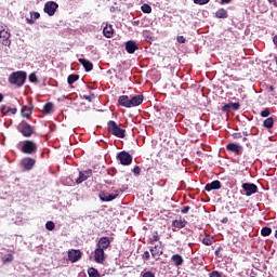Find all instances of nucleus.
I'll return each mask as SVG.
<instances>
[{
	"label": "nucleus",
	"instance_id": "nucleus-18",
	"mask_svg": "<svg viewBox=\"0 0 277 277\" xmlns=\"http://www.w3.org/2000/svg\"><path fill=\"white\" fill-rule=\"evenodd\" d=\"M92 176V170H85V171H80L79 177L76 180V183L80 185V183H83V181H88Z\"/></svg>",
	"mask_w": 277,
	"mask_h": 277
},
{
	"label": "nucleus",
	"instance_id": "nucleus-54",
	"mask_svg": "<svg viewBox=\"0 0 277 277\" xmlns=\"http://www.w3.org/2000/svg\"><path fill=\"white\" fill-rule=\"evenodd\" d=\"M163 168H164V170H172V166H170V164L169 166L164 164Z\"/></svg>",
	"mask_w": 277,
	"mask_h": 277
},
{
	"label": "nucleus",
	"instance_id": "nucleus-55",
	"mask_svg": "<svg viewBox=\"0 0 277 277\" xmlns=\"http://www.w3.org/2000/svg\"><path fill=\"white\" fill-rule=\"evenodd\" d=\"M273 42H274V44L277 47V36H275V37L273 38Z\"/></svg>",
	"mask_w": 277,
	"mask_h": 277
},
{
	"label": "nucleus",
	"instance_id": "nucleus-33",
	"mask_svg": "<svg viewBox=\"0 0 277 277\" xmlns=\"http://www.w3.org/2000/svg\"><path fill=\"white\" fill-rule=\"evenodd\" d=\"M141 10L144 14H150V12H153V8L150 6V4L147 3L143 4L141 6Z\"/></svg>",
	"mask_w": 277,
	"mask_h": 277
},
{
	"label": "nucleus",
	"instance_id": "nucleus-51",
	"mask_svg": "<svg viewBox=\"0 0 277 277\" xmlns=\"http://www.w3.org/2000/svg\"><path fill=\"white\" fill-rule=\"evenodd\" d=\"M221 222H222V224H228V217H223L222 220H221Z\"/></svg>",
	"mask_w": 277,
	"mask_h": 277
},
{
	"label": "nucleus",
	"instance_id": "nucleus-29",
	"mask_svg": "<svg viewBox=\"0 0 277 277\" xmlns=\"http://www.w3.org/2000/svg\"><path fill=\"white\" fill-rule=\"evenodd\" d=\"M274 122H276L274 117H268L263 121V127L265 129H274Z\"/></svg>",
	"mask_w": 277,
	"mask_h": 277
},
{
	"label": "nucleus",
	"instance_id": "nucleus-12",
	"mask_svg": "<svg viewBox=\"0 0 277 277\" xmlns=\"http://www.w3.org/2000/svg\"><path fill=\"white\" fill-rule=\"evenodd\" d=\"M94 261L95 263L103 265V263H105V250L98 249L96 247V249L94 250Z\"/></svg>",
	"mask_w": 277,
	"mask_h": 277
},
{
	"label": "nucleus",
	"instance_id": "nucleus-31",
	"mask_svg": "<svg viewBox=\"0 0 277 277\" xmlns=\"http://www.w3.org/2000/svg\"><path fill=\"white\" fill-rule=\"evenodd\" d=\"M215 17L216 18H228V11H226V9H219L215 12Z\"/></svg>",
	"mask_w": 277,
	"mask_h": 277
},
{
	"label": "nucleus",
	"instance_id": "nucleus-34",
	"mask_svg": "<svg viewBox=\"0 0 277 277\" xmlns=\"http://www.w3.org/2000/svg\"><path fill=\"white\" fill-rule=\"evenodd\" d=\"M89 277H101L98 269L91 267L88 269Z\"/></svg>",
	"mask_w": 277,
	"mask_h": 277
},
{
	"label": "nucleus",
	"instance_id": "nucleus-25",
	"mask_svg": "<svg viewBox=\"0 0 277 277\" xmlns=\"http://www.w3.org/2000/svg\"><path fill=\"white\" fill-rule=\"evenodd\" d=\"M0 111H1V114H2L3 116H8L10 113L14 116V115H16V111H18V109L12 108V107H10V106L2 105V106L0 107Z\"/></svg>",
	"mask_w": 277,
	"mask_h": 277
},
{
	"label": "nucleus",
	"instance_id": "nucleus-7",
	"mask_svg": "<svg viewBox=\"0 0 277 277\" xmlns=\"http://www.w3.org/2000/svg\"><path fill=\"white\" fill-rule=\"evenodd\" d=\"M117 159L120 161L121 166H131V163H133V156L126 150L120 151L117 155Z\"/></svg>",
	"mask_w": 277,
	"mask_h": 277
},
{
	"label": "nucleus",
	"instance_id": "nucleus-52",
	"mask_svg": "<svg viewBox=\"0 0 277 277\" xmlns=\"http://www.w3.org/2000/svg\"><path fill=\"white\" fill-rule=\"evenodd\" d=\"M232 0H221V5H225L226 3H230Z\"/></svg>",
	"mask_w": 277,
	"mask_h": 277
},
{
	"label": "nucleus",
	"instance_id": "nucleus-37",
	"mask_svg": "<svg viewBox=\"0 0 277 277\" xmlns=\"http://www.w3.org/2000/svg\"><path fill=\"white\" fill-rule=\"evenodd\" d=\"M82 98L84 101H88V103H92L96 98V95L94 93H91L90 95H83Z\"/></svg>",
	"mask_w": 277,
	"mask_h": 277
},
{
	"label": "nucleus",
	"instance_id": "nucleus-45",
	"mask_svg": "<svg viewBox=\"0 0 277 277\" xmlns=\"http://www.w3.org/2000/svg\"><path fill=\"white\" fill-rule=\"evenodd\" d=\"M141 277H155V273L147 271V272H142Z\"/></svg>",
	"mask_w": 277,
	"mask_h": 277
},
{
	"label": "nucleus",
	"instance_id": "nucleus-15",
	"mask_svg": "<svg viewBox=\"0 0 277 277\" xmlns=\"http://www.w3.org/2000/svg\"><path fill=\"white\" fill-rule=\"evenodd\" d=\"M118 198V194H109L105 192H100V199L102 202H111V200H116Z\"/></svg>",
	"mask_w": 277,
	"mask_h": 277
},
{
	"label": "nucleus",
	"instance_id": "nucleus-57",
	"mask_svg": "<svg viewBox=\"0 0 277 277\" xmlns=\"http://www.w3.org/2000/svg\"><path fill=\"white\" fill-rule=\"evenodd\" d=\"M268 90H269V92H274V90H275L274 85H271V87L268 88Z\"/></svg>",
	"mask_w": 277,
	"mask_h": 277
},
{
	"label": "nucleus",
	"instance_id": "nucleus-30",
	"mask_svg": "<svg viewBox=\"0 0 277 277\" xmlns=\"http://www.w3.org/2000/svg\"><path fill=\"white\" fill-rule=\"evenodd\" d=\"M161 237L159 236V232H154L151 237L148 238V243L150 246H155V242H159Z\"/></svg>",
	"mask_w": 277,
	"mask_h": 277
},
{
	"label": "nucleus",
	"instance_id": "nucleus-59",
	"mask_svg": "<svg viewBox=\"0 0 277 277\" xmlns=\"http://www.w3.org/2000/svg\"><path fill=\"white\" fill-rule=\"evenodd\" d=\"M242 142H248V137H243V138H242Z\"/></svg>",
	"mask_w": 277,
	"mask_h": 277
},
{
	"label": "nucleus",
	"instance_id": "nucleus-49",
	"mask_svg": "<svg viewBox=\"0 0 277 277\" xmlns=\"http://www.w3.org/2000/svg\"><path fill=\"white\" fill-rule=\"evenodd\" d=\"M143 259L145 261H150V253L148 251H145L144 254H143Z\"/></svg>",
	"mask_w": 277,
	"mask_h": 277
},
{
	"label": "nucleus",
	"instance_id": "nucleus-50",
	"mask_svg": "<svg viewBox=\"0 0 277 277\" xmlns=\"http://www.w3.org/2000/svg\"><path fill=\"white\" fill-rule=\"evenodd\" d=\"M234 140H241L242 135L241 132H236L233 134Z\"/></svg>",
	"mask_w": 277,
	"mask_h": 277
},
{
	"label": "nucleus",
	"instance_id": "nucleus-11",
	"mask_svg": "<svg viewBox=\"0 0 277 277\" xmlns=\"http://www.w3.org/2000/svg\"><path fill=\"white\" fill-rule=\"evenodd\" d=\"M240 108H241V104H239V102L237 103L229 102L228 104L224 105L221 108V111H223L224 114H228L230 109H233V111H239Z\"/></svg>",
	"mask_w": 277,
	"mask_h": 277
},
{
	"label": "nucleus",
	"instance_id": "nucleus-10",
	"mask_svg": "<svg viewBox=\"0 0 277 277\" xmlns=\"http://www.w3.org/2000/svg\"><path fill=\"white\" fill-rule=\"evenodd\" d=\"M96 248L105 251L107 248H111V240L107 236L101 237L96 243Z\"/></svg>",
	"mask_w": 277,
	"mask_h": 277
},
{
	"label": "nucleus",
	"instance_id": "nucleus-35",
	"mask_svg": "<svg viewBox=\"0 0 277 277\" xmlns=\"http://www.w3.org/2000/svg\"><path fill=\"white\" fill-rule=\"evenodd\" d=\"M261 235L262 237H269L272 235V227H263Z\"/></svg>",
	"mask_w": 277,
	"mask_h": 277
},
{
	"label": "nucleus",
	"instance_id": "nucleus-36",
	"mask_svg": "<svg viewBox=\"0 0 277 277\" xmlns=\"http://www.w3.org/2000/svg\"><path fill=\"white\" fill-rule=\"evenodd\" d=\"M53 109V103L49 102L43 106V114H51Z\"/></svg>",
	"mask_w": 277,
	"mask_h": 277
},
{
	"label": "nucleus",
	"instance_id": "nucleus-6",
	"mask_svg": "<svg viewBox=\"0 0 277 277\" xmlns=\"http://www.w3.org/2000/svg\"><path fill=\"white\" fill-rule=\"evenodd\" d=\"M19 166L24 172H30V170H34V167L36 166V159L25 157L21 160Z\"/></svg>",
	"mask_w": 277,
	"mask_h": 277
},
{
	"label": "nucleus",
	"instance_id": "nucleus-24",
	"mask_svg": "<svg viewBox=\"0 0 277 277\" xmlns=\"http://www.w3.org/2000/svg\"><path fill=\"white\" fill-rule=\"evenodd\" d=\"M171 261L175 265V267H181V265H183V263H185V260H183V255H181V254H173L171 256Z\"/></svg>",
	"mask_w": 277,
	"mask_h": 277
},
{
	"label": "nucleus",
	"instance_id": "nucleus-23",
	"mask_svg": "<svg viewBox=\"0 0 277 277\" xmlns=\"http://www.w3.org/2000/svg\"><path fill=\"white\" fill-rule=\"evenodd\" d=\"M171 226H173V228H185V226H187V222L180 216V219L172 221Z\"/></svg>",
	"mask_w": 277,
	"mask_h": 277
},
{
	"label": "nucleus",
	"instance_id": "nucleus-22",
	"mask_svg": "<svg viewBox=\"0 0 277 277\" xmlns=\"http://www.w3.org/2000/svg\"><path fill=\"white\" fill-rule=\"evenodd\" d=\"M118 105H120L121 107H127L128 109H130L131 98H129L128 95H121L118 98Z\"/></svg>",
	"mask_w": 277,
	"mask_h": 277
},
{
	"label": "nucleus",
	"instance_id": "nucleus-3",
	"mask_svg": "<svg viewBox=\"0 0 277 277\" xmlns=\"http://www.w3.org/2000/svg\"><path fill=\"white\" fill-rule=\"evenodd\" d=\"M17 131L23 135V137H31L36 133V129L34 126L27 123V121L23 120L17 126Z\"/></svg>",
	"mask_w": 277,
	"mask_h": 277
},
{
	"label": "nucleus",
	"instance_id": "nucleus-19",
	"mask_svg": "<svg viewBox=\"0 0 277 277\" xmlns=\"http://www.w3.org/2000/svg\"><path fill=\"white\" fill-rule=\"evenodd\" d=\"M226 150L229 153H235L236 155H239L243 150V147L241 145H238L236 143H229L226 145Z\"/></svg>",
	"mask_w": 277,
	"mask_h": 277
},
{
	"label": "nucleus",
	"instance_id": "nucleus-21",
	"mask_svg": "<svg viewBox=\"0 0 277 277\" xmlns=\"http://www.w3.org/2000/svg\"><path fill=\"white\" fill-rule=\"evenodd\" d=\"M144 103V95H134L130 98V107H137Z\"/></svg>",
	"mask_w": 277,
	"mask_h": 277
},
{
	"label": "nucleus",
	"instance_id": "nucleus-4",
	"mask_svg": "<svg viewBox=\"0 0 277 277\" xmlns=\"http://www.w3.org/2000/svg\"><path fill=\"white\" fill-rule=\"evenodd\" d=\"M21 153L24 155H36L38 153V144L34 141L26 140L22 144Z\"/></svg>",
	"mask_w": 277,
	"mask_h": 277
},
{
	"label": "nucleus",
	"instance_id": "nucleus-58",
	"mask_svg": "<svg viewBox=\"0 0 277 277\" xmlns=\"http://www.w3.org/2000/svg\"><path fill=\"white\" fill-rule=\"evenodd\" d=\"M0 103H3V95L0 93Z\"/></svg>",
	"mask_w": 277,
	"mask_h": 277
},
{
	"label": "nucleus",
	"instance_id": "nucleus-56",
	"mask_svg": "<svg viewBox=\"0 0 277 277\" xmlns=\"http://www.w3.org/2000/svg\"><path fill=\"white\" fill-rule=\"evenodd\" d=\"M242 135H245V137H248V135H250V133H248V131H243Z\"/></svg>",
	"mask_w": 277,
	"mask_h": 277
},
{
	"label": "nucleus",
	"instance_id": "nucleus-47",
	"mask_svg": "<svg viewBox=\"0 0 277 277\" xmlns=\"http://www.w3.org/2000/svg\"><path fill=\"white\" fill-rule=\"evenodd\" d=\"M176 40L179 44H185V42H187V40L183 36H177Z\"/></svg>",
	"mask_w": 277,
	"mask_h": 277
},
{
	"label": "nucleus",
	"instance_id": "nucleus-28",
	"mask_svg": "<svg viewBox=\"0 0 277 277\" xmlns=\"http://www.w3.org/2000/svg\"><path fill=\"white\" fill-rule=\"evenodd\" d=\"M38 18H40V13L30 12V18H26V23L28 25H34L36 23V21H38Z\"/></svg>",
	"mask_w": 277,
	"mask_h": 277
},
{
	"label": "nucleus",
	"instance_id": "nucleus-41",
	"mask_svg": "<svg viewBox=\"0 0 277 277\" xmlns=\"http://www.w3.org/2000/svg\"><path fill=\"white\" fill-rule=\"evenodd\" d=\"M3 263H12L14 261V256L12 254H8L2 259Z\"/></svg>",
	"mask_w": 277,
	"mask_h": 277
},
{
	"label": "nucleus",
	"instance_id": "nucleus-53",
	"mask_svg": "<svg viewBox=\"0 0 277 277\" xmlns=\"http://www.w3.org/2000/svg\"><path fill=\"white\" fill-rule=\"evenodd\" d=\"M269 3H273L277 8V0H268Z\"/></svg>",
	"mask_w": 277,
	"mask_h": 277
},
{
	"label": "nucleus",
	"instance_id": "nucleus-44",
	"mask_svg": "<svg viewBox=\"0 0 277 277\" xmlns=\"http://www.w3.org/2000/svg\"><path fill=\"white\" fill-rule=\"evenodd\" d=\"M202 243L205 246H212L213 245V240L211 238H209V237H206V238L202 239Z\"/></svg>",
	"mask_w": 277,
	"mask_h": 277
},
{
	"label": "nucleus",
	"instance_id": "nucleus-39",
	"mask_svg": "<svg viewBox=\"0 0 277 277\" xmlns=\"http://www.w3.org/2000/svg\"><path fill=\"white\" fill-rule=\"evenodd\" d=\"M47 230H55V223L53 221H48L45 223Z\"/></svg>",
	"mask_w": 277,
	"mask_h": 277
},
{
	"label": "nucleus",
	"instance_id": "nucleus-17",
	"mask_svg": "<svg viewBox=\"0 0 277 277\" xmlns=\"http://www.w3.org/2000/svg\"><path fill=\"white\" fill-rule=\"evenodd\" d=\"M82 253L79 250L71 249L68 251V259L70 263H77V261L81 260Z\"/></svg>",
	"mask_w": 277,
	"mask_h": 277
},
{
	"label": "nucleus",
	"instance_id": "nucleus-40",
	"mask_svg": "<svg viewBox=\"0 0 277 277\" xmlns=\"http://www.w3.org/2000/svg\"><path fill=\"white\" fill-rule=\"evenodd\" d=\"M132 172L135 176H140V174H142V168H140V166H135L133 169H132Z\"/></svg>",
	"mask_w": 277,
	"mask_h": 277
},
{
	"label": "nucleus",
	"instance_id": "nucleus-38",
	"mask_svg": "<svg viewBox=\"0 0 277 277\" xmlns=\"http://www.w3.org/2000/svg\"><path fill=\"white\" fill-rule=\"evenodd\" d=\"M260 116H261L262 118H268V116H272V110H269V108H265L264 110H262V111L260 113Z\"/></svg>",
	"mask_w": 277,
	"mask_h": 277
},
{
	"label": "nucleus",
	"instance_id": "nucleus-20",
	"mask_svg": "<svg viewBox=\"0 0 277 277\" xmlns=\"http://www.w3.org/2000/svg\"><path fill=\"white\" fill-rule=\"evenodd\" d=\"M78 62L83 66L85 72H91V70H94V64L87 58H79Z\"/></svg>",
	"mask_w": 277,
	"mask_h": 277
},
{
	"label": "nucleus",
	"instance_id": "nucleus-1",
	"mask_svg": "<svg viewBox=\"0 0 277 277\" xmlns=\"http://www.w3.org/2000/svg\"><path fill=\"white\" fill-rule=\"evenodd\" d=\"M27 81V72L23 70L14 71L9 76V83L16 88H23Z\"/></svg>",
	"mask_w": 277,
	"mask_h": 277
},
{
	"label": "nucleus",
	"instance_id": "nucleus-14",
	"mask_svg": "<svg viewBox=\"0 0 277 277\" xmlns=\"http://www.w3.org/2000/svg\"><path fill=\"white\" fill-rule=\"evenodd\" d=\"M21 114L23 118H31V114H34V104L22 106Z\"/></svg>",
	"mask_w": 277,
	"mask_h": 277
},
{
	"label": "nucleus",
	"instance_id": "nucleus-2",
	"mask_svg": "<svg viewBox=\"0 0 277 277\" xmlns=\"http://www.w3.org/2000/svg\"><path fill=\"white\" fill-rule=\"evenodd\" d=\"M107 131L108 133H111V135H115V137H120L121 140L127 137V130L120 128V126H118L114 120L107 122Z\"/></svg>",
	"mask_w": 277,
	"mask_h": 277
},
{
	"label": "nucleus",
	"instance_id": "nucleus-9",
	"mask_svg": "<svg viewBox=\"0 0 277 277\" xmlns=\"http://www.w3.org/2000/svg\"><path fill=\"white\" fill-rule=\"evenodd\" d=\"M149 252L153 256V259H156V261L163 254V242L159 241L154 247H150Z\"/></svg>",
	"mask_w": 277,
	"mask_h": 277
},
{
	"label": "nucleus",
	"instance_id": "nucleus-27",
	"mask_svg": "<svg viewBox=\"0 0 277 277\" xmlns=\"http://www.w3.org/2000/svg\"><path fill=\"white\" fill-rule=\"evenodd\" d=\"M103 35L105 38H114V26L106 25L103 29Z\"/></svg>",
	"mask_w": 277,
	"mask_h": 277
},
{
	"label": "nucleus",
	"instance_id": "nucleus-8",
	"mask_svg": "<svg viewBox=\"0 0 277 277\" xmlns=\"http://www.w3.org/2000/svg\"><path fill=\"white\" fill-rule=\"evenodd\" d=\"M57 8H60V4H57L55 1H48L44 4L43 12L48 14V16H55V12H57Z\"/></svg>",
	"mask_w": 277,
	"mask_h": 277
},
{
	"label": "nucleus",
	"instance_id": "nucleus-32",
	"mask_svg": "<svg viewBox=\"0 0 277 277\" xmlns=\"http://www.w3.org/2000/svg\"><path fill=\"white\" fill-rule=\"evenodd\" d=\"M76 81H79V75H77V74H71V75L68 76V78H67V83H68L69 85H72V83H75Z\"/></svg>",
	"mask_w": 277,
	"mask_h": 277
},
{
	"label": "nucleus",
	"instance_id": "nucleus-43",
	"mask_svg": "<svg viewBox=\"0 0 277 277\" xmlns=\"http://www.w3.org/2000/svg\"><path fill=\"white\" fill-rule=\"evenodd\" d=\"M210 1L211 0H194V3H196V5H207Z\"/></svg>",
	"mask_w": 277,
	"mask_h": 277
},
{
	"label": "nucleus",
	"instance_id": "nucleus-42",
	"mask_svg": "<svg viewBox=\"0 0 277 277\" xmlns=\"http://www.w3.org/2000/svg\"><path fill=\"white\" fill-rule=\"evenodd\" d=\"M28 79L31 83H38V76H36V74H30Z\"/></svg>",
	"mask_w": 277,
	"mask_h": 277
},
{
	"label": "nucleus",
	"instance_id": "nucleus-26",
	"mask_svg": "<svg viewBox=\"0 0 277 277\" xmlns=\"http://www.w3.org/2000/svg\"><path fill=\"white\" fill-rule=\"evenodd\" d=\"M137 43H135V41H128L126 43V51L127 53L133 54L135 53V51H137Z\"/></svg>",
	"mask_w": 277,
	"mask_h": 277
},
{
	"label": "nucleus",
	"instance_id": "nucleus-48",
	"mask_svg": "<svg viewBox=\"0 0 277 277\" xmlns=\"http://www.w3.org/2000/svg\"><path fill=\"white\" fill-rule=\"evenodd\" d=\"M192 208L189 207V206H184L183 208H182V210H181V213H183V214H185V213H189V210H190Z\"/></svg>",
	"mask_w": 277,
	"mask_h": 277
},
{
	"label": "nucleus",
	"instance_id": "nucleus-13",
	"mask_svg": "<svg viewBox=\"0 0 277 277\" xmlns=\"http://www.w3.org/2000/svg\"><path fill=\"white\" fill-rule=\"evenodd\" d=\"M242 189L246 190V196H252V194H256V192H259V187L252 183H243Z\"/></svg>",
	"mask_w": 277,
	"mask_h": 277
},
{
	"label": "nucleus",
	"instance_id": "nucleus-46",
	"mask_svg": "<svg viewBox=\"0 0 277 277\" xmlns=\"http://www.w3.org/2000/svg\"><path fill=\"white\" fill-rule=\"evenodd\" d=\"M209 277H222V273L219 271H213L209 274Z\"/></svg>",
	"mask_w": 277,
	"mask_h": 277
},
{
	"label": "nucleus",
	"instance_id": "nucleus-16",
	"mask_svg": "<svg viewBox=\"0 0 277 277\" xmlns=\"http://www.w3.org/2000/svg\"><path fill=\"white\" fill-rule=\"evenodd\" d=\"M215 189H222V182L220 180H214L205 186L206 192H213Z\"/></svg>",
	"mask_w": 277,
	"mask_h": 277
},
{
	"label": "nucleus",
	"instance_id": "nucleus-5",
	"mask_svg": "<svg viewBox=\"0 0 277 277\" xmlns=\"http://www.w3.org/2000/svg\"><path fill=\"white\" fill-rule=\"evenodd\" d=\"M10 31H8V26L0 25V44H3V47H10L12 44Z\"/></svg>",
	"mask_w": 277,
	"mask_h": 277
}]
</instances>
